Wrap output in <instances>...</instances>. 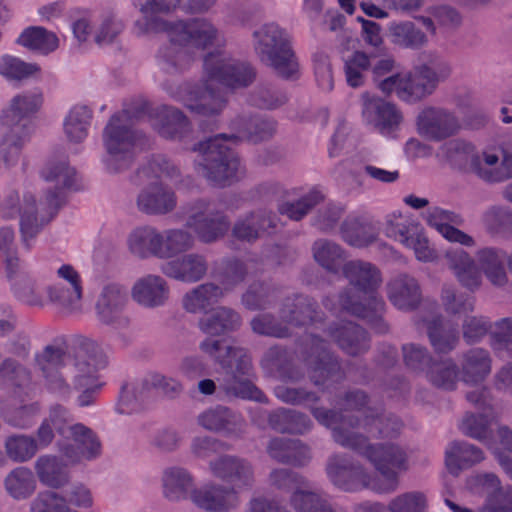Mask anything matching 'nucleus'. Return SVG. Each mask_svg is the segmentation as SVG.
Segmentation results:
<instances>
[{"mask_svg": "<svg viewBox=\"0 0 512 512\" xmlns=\"http://www.w3.org/2000/svg\"><path fill=\"white\" fill-rule=\"evenodd\" d=\"M40 175L49 185L43 189V201L38 200L33 185L24 184L8 190L0 206L3 218L19 217L21 242L27 249L63 205L64 190L74 184L76 172L65 159H52L45 163Z\"/></svg>", "mask_w": 512, "mask_h": 512, "instance_id": "obj_1", "label": "nucleus"}, {"mask_svg": "<svg viewBox=\"0 0 512 512\" xmlns=\"http://www.w3.org/2000/svg\"><path fill=\"white\" fill-rule=\"evenodd\" d=\"M255 76V71L249 64L218 50L204 57L199 85L184 84L177 88L165 89L190 112L206 118H215L224 111L228 100L225 94L213 85L221 84L231 89L244 88L254 81Z\"/></svg>", "mask_w": 512, "mask_h": 512, "instance_id": "obj_2", "label": "nucleus"}, {"mask_svg": "<svg viewBox=\"0 0 512 512\" xmlns=\"http://www.w3.org/2000/svg\"><path fill=\"white\" fill-rule=\"evenodd\" d=\"M233 134H217L199 141L192 147L200 159L195 162L196 172L215 187H226L237 182L244 174L238 155L231 145L238 140L259 142L270 138L276 129L271 119L239 116L231 123Z\"/></svg>", "mask_w": 512, "mask_h": 512, "instance_id": "obj_3", "label": "nucleus"}, {"mask_svg": "<svg viewBox=\"0 0 512 512\" xmlns=\"http://www.w3.org/2000/svg\"><path fill=\"white\" fill-rule=\"evenodd\" d=\"M208 471L216 479L233 486L206 482L191 495V503L205 512H231L241 503L239 492L251 489L255 484L253 464L246 458L223 454L208 462Z\"/></svg>", "mask_w": 512, "mask_h": 512, "instance_id": "obj_4", "label": "nucleus"}, {"mask_svg": "<svg viewBox=\"0 0 512 512\" xmlns=\"http://www.w3.org/2000/svg\"><path fill=\"white\" fill-rule=\"evenodd\" d=\"M342 272L350 287L339 294L337 303L326 298L324 306L335 314L346 312L367 319L377 326L378 332H384L382 314L385 303L373 295L383 281L380 269L371 262L357 259L346 262Z\"/></svg>", "mask_w": 512, "mask_h": 512, "instance_id": "obj_5", "label": "nucleus"}, {"mask_svg": "<svg viewBox=\"0 0 512 512\" xmlns=\"http://www.w3.org/2000/svg\"><path fill=\"white\" fill-rule=\"evenodd\" d=\"M312 414L321 425L332 430L336 443L357 451L374 467L390 494L399 488L400 475L410 469L409 452L404 446L392 441L369 443L363 434H346L344 422L335 426L336 420L334 416L328 419V412L312 409Z\"/></svg>", "mask_w": 512, "mask_h": 512, "instance_id": "obj_6", "label": "nucleus"}, {"mask_svg": "<svg viewBox=\"0 0 512 512\" xmlns=\"http://www.w3.org/2000/svg\"><path fill=\"white\" fill-rule=\"evenodd\" d=\"M199 348L226 370L223 389L227 395L257 402L265 401L262 391L248 379L252 364L245 349L212 338L200 342Z\"/></svg>", "mask_w": 512, "mask_h": 512, "instance_id": "obj_7", "label": "nucleus"}, {"mask_svg": "<svg viewBox=\"0 0 512 512\" xmlns=\"http://www.w3.org/2000/svg\"><path fill=\"white\" fill-rule=\"evenodd\" d=\"M167 36L170 43L159 49L157 65L162 72L174 75L190 62V58L178 47L205 49L218 40L219 32L208 20L193 19L189 22L175 21Z\"/></svg>", "mask_w": 512, "mask_h": 512, "instance_id": "obj_8", "label": "nucleus"}, {"mask_svg": "<svg viewBox=\"0 0 512 512\" xmlns=\"http://www.w3.org/2000/svg\"><path fill=\"white\" fill-rule=\"evenodd\" d=\"M366 400V395L357 391L346 396L345 409L341 415L331 410L319 409L329 413L328 419L334 416L335 426H341L344 422L346 434H361L363 431L373 438H393L398 435L402 428L401 421L393 416L384 417L368 413L370 408H365Z\"/></svg>", "mask_w": 512, "mask_h": 512, "instance_id": "obj_9", "label": "nucleus"}, {"mask_svg": "<svg viewBox=\"0 0 512 512\" xmlns=\"http://www.w3.org/2000/svg\"><path fill=\"white\" fill-rule=\"evenodd\" d=\"M145 171L146 169L143 172ZM147 171L154 173L158 180L141 189L136 199L138 210L153 216L171 213L177 206V197L174 190L164 184L163 180L177 179L178 168L166 158L159 156L148 164Z\"/></svg>", "mask_w": 512, "mask_h": 512, "instance_id": "obj_10", "label": "nucleus"}, {"mask_svg": "<svg viewBox=\"0 0 512 512\" xmlns=\"http://www.w3.org/2000/svg\"><path fill=\"white\" fill-rule=\"evenodd\" d=\"M142 135L133 130L128 111L113 115L103 131V143L107 152L104 164L110 172L127 168L133 158Z\"/></svg>", "mask_w": 512, "mask_h": 512, "instance_id": "obj_11", "label": "nucleus"}, {"mask_svg": "<svg viewBox=\"0 0 512 512\" xmlns=\"http://www.w3.org/2000/svg\"><path fill=\"white\" fill-rule=\"evenodd\" d=\"M256 54L282 78H292L298 63L288 43L287 34L275 23H268L253 33Z\"/></svg>", "mask_w": 512, "mask_h": 512, "instance_id": "obj_12", "label": "nucleus"}, {"mask_svg": "<svg viewBox=\"0 0 512 512\" xmlns=\"http://www.w3.org/2000/svg\"><path fill=\"white\" fill-rule=\"evenodd\" d=\"M314 304L312 299L302 295L287 298L281 308V319L287 325L282 326L280 323H275L272 316L262 314L252 319V330L260 335L282 338L292 334L293 327L305 326L309 323L321 324Z\"/></svg>", "mask_w": 512, "mask_h": 512, "instance_id": "obj_13", "label": "nucleus"}, {"mask_svg": "<svg viewBox=\"0 0 512 512\" xmlns=\"http://www.w3.org/2000/svg\"><path fill=\"white\" fill-rule=\"evenodd\" d=\"M450 146L469 162L470 170L482 180L495 183L512 178V155L503 147H488L475 153L474 147L464 141H453Z\"/></svg>", "mask_w": 512, "mask_h": 512, "instance_id": "obj_14", "label": "nucleus"}, {"mask_svg": "<svg viewBox=\"0 0 512 512\" xmlns=\"http://www.w3.org/2000/svg\"><path fill=\"white\" fill-rule=\"evenodd\" d=\"M185 214V227L204 244L219 241L231 227L229 217L208 200L199 199L187 205Z\"/></svg>", "mask_w": 512, "mask_h": 512, "instance_id": "obj_15", "label": "nucleus"}, {"mask_svg": "<svg viewBox=\"0 0 512 512\" xmlns=\"http://www.w3.org/2000/svg\"><path fill=\"white\" fill-rule=\"evenodd\" d=\"M51 273L57 282L44 290L49 304L65 314L79 312L83 299V280L79 271L69 263H60L51 267Z\"/></svg>", "mask_w": 512, "mask_h": 512, "instance_id": "obj_16", "label": "nucleus"}, {"mask_svg": "<svg viewBox=\"0 0 512 512\" xmlns=\"http://www.w3.org/2000/svg\"><path fill=\"white\" fill-rule=\"evenodd\" d=\"M326 471L330 481L343 491L368 489L378 494H390L379 476L359 463H352L345 456H332Z\"/></svg>", "mask_w": 512, "mask_h": 512, "instance_id": "obj_17", "label": "nucleus"}, {"mask_svg": "<svg viewBox=\"0 0 512 512\" xmlns=\"http://www.w3.org/2000/svg\"><path fill=\"white\" fill-rule=\"evenodd\" d=\"M161 392L165 397L173 399L183 391V385L177 379L167 377L157 372L146 374L131 390L121 393L118 411L130 414L139 411L143 404L153 397L154 391Z\"/></svg>", "mask_w": 512, "mask_h": 512, "instance_id": "obj_18", "label": "nucleus"}, {"mask_svg": "<svg viewBox=\"0 0 512 512\" xmlns=\"http://www.w3.org/2000/svg\"><path fill=\"white\" fill-rule=\"evenodd\" d=\"M63 438L71 442H58V450L71 465L92 461L101 455L102 445L97 434L82 423H74L70 413Z\"/></svg>", "mask_w": 512, "mask_h": 512, "instance_id": "obj_19", "label": "nucleus"}, {"mask_svg": "<svg viewBox=\"0 0 512 512\" xmlns=\"http://www.w3.org/2000/svg\"><path fill=\"white\" fill-rule=\"evenodd\" d=\"M128 298L125 288L117 283L105 284L96 299V317L104 325L114 330L126 329L129 318L124 314Z\"/></svg>", "mask_w": 512, "mask_h": 512, "instance_id": "obj_20", "label": "nucleus"}, {"mask_svg": "<svg viewBox=\"0 0 512 512\" xmlns=\"http://www.w3.org/2000/svg\"><path fill=\"white\" fill-rule=\"evenodd\" d=\"M499 484L497 476L490 473L477 475L471 479L470 487L472 489L481 487L482 492L487 494L482 512H512V487H500ZM445 504L453 512H473L447 498Z\"/></svg>", "mask_w": 512, "mask_h": 512, "instance_id": "obj_21", "label": "nucleus"}, {"mask_svg": "<svg viewBox=\"0 0 512 512\" xmlns=\"http://www.w3.org/2000/svg\"><path fill=\"white\" fill-rule=\"evenodd\" d=\"M362 117L382 135H392L400 126L403 116L397 106L369 92L361 94Z\"/></svg>", "mask_w": 512, "mask_h": 512, "instance_id": "obj_22", "label": "nucleus"}, {"mask_svg": "<svg viewBox=\"0 0 512 512\" xmlns=\"http://www.w3.org/2000/svg\"><path fill=\"white\" fill-rule=\"evenodd\" d=\"M42 104L40 93L24 92L14 96L0 114V125L4 130L31 134L29 117Z\"/></svg>", "mask_w": 512, "mask_h": 512, "instance_id": "obj_23", "label": "nucleus"}, {"mask_svg": "<svg viewBox=\"0 0 512 512\" xmlns=\"http://www.w3.org/2000/svg\"><path fill=\"white\" fill-rule=\"evenodd\" d=\"M381 88L383 94L394 93L407 103H417L433 93L432 85L427 83L418 66L409 72L392 74Z\"/></svg>", "mask_w": 512, "mask_h": 512, "instance_id": "obj_24", "label": "nucleus"}, {"mask_svg": "<svg viewBox=\"0 0 512 512\" xmlns=\"http://www.w3.org/2000/svg\"><path fill=\"white\" fill-rule=\"evenodd\" d=\"M67 360L68 357L61 348L51 345L36 355L37 366L42 372L46 387L60 396H68L71 392L63 368L68 366Z\"/></svg>", "mask_w": 512, "mask_h": 512, "instance_id": "obj_25", "label": "nucleus"}, {"mask_svg": "<svg viewBox=\"0 0 512 512\" xmlns=\"http://www.w3.org/2000/svg\"><path fill=\"white\" fill-rule=\"evenodd\" d=\"M426 224L435 229L446 241L464 247H474L475 239L458 227L464 224L461 214L441 207H431L424 215Z\"/></svg>", "mask_w": 512, "mask_h": 512, "instance_id": "obj_26", "label": "nucleus"}, {"mask_svg": "<svg viewBox=\"0 0 512 512\" xmlns=\"http://www.w3.org/2000/svg\"><path fill=\"white\" fill-rule=\"evenodd\" d=\"M460 124L450 111L438 107H426L417 116V130L424 138L441 141L458 132Z\"/></svg>", "mask_w": 512, "mask_h": 512, "instance_id": "obj_27", "label": "nucleus"}, {"mask_svg": "<svg viewBox=\"0 0 512 512\" xmlns=\"http://www.w3.org/2000/svg\"><path fill=\"white\" fill-rule=\"evenodd\" d=\"M304 345L307 353L305 361L310 370V377L316 385L339 377V364L327 351L325 341L311 334Z\"/></svg>", "mask_w": 512, "mask_h": 512, "instance_id": "obj_28", "label": "nucleus"}, {"mask_svg": "<svg viewBox=\"0 0 512 512\" xmlns=\"http://www.w3.org/2000/svg\"><path fill=\"white\" fill-rule=\"evenodd\" d=\"M160 269L168 278L192 284L201 281L207 275L209 265L205 255L190 252L166 261Z\"/></svg>", "mask_w": 512, "mask_h": 512, "instance_id": "obj_29", "label": "nucleus"}, {"mask_svg": "<svg viewBox=\"0 0 512 512\" xmlns=\"http://www.w3.org/2000/svg\"><path fill=\"white\" fill-rule=\"evenodd\" d=\"M181 3L182 0H147L140 7L143 18L135 22V33L138 36L160 32L167 34L175 22L164 20L158 14H169L181 7Z\"/></svg>", "mask_w": 512, "mask_h": 512, "instance_id": "obj_30", "label": "nucleus"}, {"mask_svg": "<svg viewBox=\"0 0 512 512\" xmlns=\"http://www.w3.org/2000/svg\"><path fill=\"white\" fill-rule=\"evenodd\" d=\"M131 297L139 306L155 309L164 306L170 298V286L159 274H145L134 282Z\"/></svg>", "mask_w": 512, "mask_h": 512, "instance_id": "obj_31", "label": "nucleus"}, {"mask_svg": "<svg viewBox=\"0 0 512 512\" xmlns=\"http://www.w3.org/2000/svg\"><path fill=\"white\" fill-rule=\"evenodd\" d=\"M160 481L162 496L171 503H180L186 500L191 502V495L198 488L194 474L179 465L165 468Z\"/></svg>", "mask_w": 512, "mask_h": 512, "instance_id": "obj_32", "label": "nucleus"}, {"mask_svg": "<svg viewBox=\"0 0 512 512\" xmlns=\"http://www.w3.org/2000/svg\"><path fill=\"white\" fill-rule=\"evenodd\" d=\"M278 223L275 214L265 208H259L240 216L232 227L234 238L254 242L264 234L274 231Z\"/></svg>", "mask_w": 512, "mask_h": 512, "instance_id": "obj_33", "label": "nucleus"}, {"mask_svg": "<svg viewBox=\"0 0 512 512\" xmlns=\"http://www.w3.org/2000/svg\"><path fill=\"white\" fill-rule=\"evenodd\" d=\"M461 381L468 386H478L485 382L492 371V357L484 348H471L460 358Z\"/></svg>", "mask_w": 512, "mask_h": 512, "instance_id": "obj_34", "label": "nucleus"}, {"mask_svg": "<svg viewBox=\"0 0 512 512\" xmlns=\"http://www.w3.org/2000/svg\"><path fill=\"white\" fill-rule=\"evenodd\" d=\"M387 297L399 310L415 309L421 302L422 292L418 281L411 275L401 273L387 283Z\"/></svg>", "mask_w": 512, "mask_h": 512, "instance_id": "obj_35", "label": "nucleus"}, {"mask_svg": "<svg viewBox=\"0 0 512 512\" xmlns=\"http://www.w3.org/2000/svg\"><path fill=\"white\" fill-rule=\"evenodd\" d=\"M445 260L458 282L470 291L478 290L482 284L480 267L465 250L452 248L446 251Z\"/></svg>", "mask_w": 512, "mask_h": 512, "instance_id": "obj_36", "label": "nucleus"}, {"mask_svg": "<svg viewBox=\"0 0 512 512\" xmlns=\"http://www.w3.org/2000/svg\"><path fill=\"white\" fill-rule=\"evenodd\" d=\"M476 260L483 274L491 285L503 287L508 284V274L505 263L512 273V253L507 258L505 252L491 247H486L476 252Z\"/></svg>", "mask_w": 512, "mask_h": 512, "instance_id": "obj_37", "label": "nucleus"}, {"mask_svg": "<svg viewBox=\"0 0 512 512\" xmlns=\"http://www.w3.org/2000/svg\"><path fill=\"white\" fill-rule=\"evenodd\" d=\"M100 354L94 347H80L68 366H64V373L70 377L73 383L95 382L97 379V371L103 367Z\"/></svg>", "mask_w": 512, "mask_h": 512, "instance_id": "obj_38", "label": "nucleus"}, {"mask_svg": "<svg viewBox=\"0 0 512 512\" xmlns=\"http://www.w3.org/2000/svg\"><path fill=\"white\" fill-rule=\"evenodd\" d=\"M68 463L60 453V456L54 454H43L34 462V470L39 481L46 487L59 489L67 485L70 481Z\"/></svg>", "mask_w": 512, "mask_h": 512, "instance_id": "obj_39", "label": "nucleus"}, {"mask_svg": "<svg viewBox=\"0 0 512 512\" xmlns=\"http://www.w3.org/2000/svg\"><path fill=\"white\" fill-rule=\"evenodd\" d=\"M158 134L166 139L184 140L192 132V125L188 117L175 107H162L153 123Z\"/></svg>", "mask_w": 512, "mask_h": 512, "instance_id": "obj_40", "label": "nucleus"}, {"mask_svg": "<svg viewBox=\"0 0 512 512\" xmlns=\"http://www.w3.org/2000/svg\"><path fill=\"white\" fill-rule=\"evenodd\" d=\"M197 422L206 430L226 434H239L244 427L242 417L223 406L203 411L198 415Z\"/></svg>", "mask_w": 512, "mask_h": 512, "instance_id": "obj_41", "label": "nucleus"}, {"mask_svg": "<svg viewBox=\"0 0 512 512\" xmlns=\"http://www.w3.org/2000/svg\"><path fill=\"white\" fill-rule=\"evenodd\" d=\"M483 451L467 442H452L445 451V465L450 474L457 476L467 469L484 460Z\"/></svg>", "mask_w": 512, "mask_h": 512, "instance_id": "obj_42", "label": "nucleus"}, {"mask_svg": "<svg viewBox=\"0 0 512 512\" xmlns=\"http://www.w3.org/2000/svg\"><path fill=\"white\" fill-rule=\"evenodd\" d=\"M67 424H69V411L60 405L53 406L36 431L34 442L38 451L53 443L55 432L64 437Z\"/></svg>", "mask_w": 512, "mask_h": 512, "instance_id": "obj_43", "label": "nucleus"}, {"mask_svg": "<svg viewBox=\"0 0 512 512\" xmlns=\"http://www.w3.org/2000/svg\"><path fill=\"white\" fill-rule=\"evenodd\" d=\"M160 231L149 225L134 228L127 237L129 252L139 259L159 257Z\"/></svg>", "mask_w": 512, "mask_h": 512, "instance_id": "obj_44", "label": "nucleus"}, {"mask_svg": "<svg viewBox=\"0 0 512 512\" xmlns=\"http://www.w3.org/2000/svg\"><path fill=\"white\" fill-rule=\"evenodd\" d=\"M223 298L222 292L216 283L205 282L184 294L182 307L188 313H205L208 308Z\"/></svg>", "mask_w": 512, "mask_h": 512, "instance_id": "obj_45", "label": "nucleus"}, {"mask_svg": "<svg viewBox=\"0 0 512 512\" xmlns=\"http://www.w3.org/2000/svg\"><path fill=\"white\" fill-rule=\"evenodd\" d=\"M327 335L347 354L357 355L368 349L367 333L352 322L329 328Z\"/></svg>", "mask_w": 512, "mask_h": 512, "instance_id": "obj_46", "label": "nucleus"}, {"mask_svg": "<svg viewBox=\"0 0 512 512\" xmlns=\"http://www.w3.org/2000/svg\"><path fill=\"white\" fill-rule=\"evenodd\" d=\"M241 325L240 315L226 306H219L200 319V330L211 336H220L237 330Z\"/></svg>", "mask_w": 512, "mask_h": 512, "instance_id": "obj_47", "label": "nucleus"}, {"mask_svg": "<svg viewBox=\"0 0 512 512\" xmlns=\"http://www.w3.org/2000/svg\"><path fill=\"white\" fill-rule=\"evenodd\" d=\"M159 259H174L194 246V236L182 228L160 231Z\"/></svg>", "mask_w": 512, "mask_h": 512, "instance_id": "obj_48", "label": "nucleus"}, {"mask_svg": "<svg viewBox=\"0 0 512 512\" xmlns=\"http://www.w3.org/2000/svg\"><path fill=\"white\" fill-rule=\"evenodd\" d=\"M388 37L392 44L408 49H419L428 42L426 34L412 21L390 23Z\"/></svg>", "mask_w": 512, "mask_h": 512, "instance_id": "obj_49", "label": "nucleus"}, {"mask_svg": "<svg viewBox=\"0 0 512 512\" xmlns=\"http://www.w3.org/2000/svg\"><path fill=\"white\" fill-rule=\"evenodd\" d=\"M17 44L41 54L47 55L59 46L57 35L42 26L25 28L16 40Z\"/></svg>", "mask_w": 512, "mask_h": 512, "instance_id": "obj_50", "label": "nucleus"}, {"mask_svg": "<svg viewBox=\"0 0 512 512\" xmlns=\"http://www.w3.org/2000/svg\"><path fill=\"white\" fill-rule=\"evenodd\" d=\"M290 504L296 512H336L324 495L312 489L308 480L305 486L292 492Z\"/></svg>", "mask_w": 512, "mask_h": 512, "instance_id": "obj_51", "label": "nucleus"}, {"mask_svg": "<svg viewBox=\"0 0 512 512\" xmlns=\"http://www.w3.org/2000/svg\"><path fill=\"white\" fill-rule=\"evenodd\" d=\"M422 228L421 224L412 215L401 212H393L387 215L384 224L385 235L403 246Z\"/></svg>", "mask_w": 512, "mask_h": 512, "instance_id": "obj_52", "label": "nucleus"}, {"mask_svg": "<svg viewBox=\"0 0 512 512\" xmlns=\"http://www.w3.org/2000/svg\"><path fill=\"white\" fill-rule=\"evenodd\" d=\"M426 378L434 387L453 391L461 381L459 367L451 358L433 362L426 370Z\"/></svg>", "mask_w": 512, "mask_h": 512, "instance_id": "obj_53", "label": "nucleus"}, {"mask_svg": "<svg viewBox=\"0 0 512 512\" xmlns=\"http://www.w3.org/2000/svg\"><path fill=\"white\" fill-rule=\"evenodd\" d=\"M427 334L431 346L436 353L448 354L459 343V333L456 327L447 328L441 317L426 321Z\"/></svg>", "mask_w": 512, "mask_h": 512, "instance_id": "obj_54", "label": "nucleus"}, {"mask_svg": "<svg viewBox=\"0 0 512 512\" xmlns=\"http://www.w3.org/2000/svg\"><path fill=\"white\" fill-rule=\"evenodd\" d=\"M7 493L15 500L29 498L36 490L37 482L33 472L24 466L12 469L4 479Z\"/></svg>", "mask_w": 512, "mask_h": 512, "instance_id": "obj_55", "label": "nucleus"}, {"mask_svg": "<svg viewBox=\"0 0 512 512\" xmlns=\"http://www.w3.org/2000/svg\"><path fill=\"white\" fill-rule=\"evenodd\" d=\"M270 426L281 433L302 434L312 427L311 420L295 410L278 409L269 414Z\"/></svg>", "mask_w": 512, "mask_h": 512, "instance_id": "obj_56", "label": "nucleus"}, {"mask_svg": "<svg viewBox=\"0 0 512 512\" xmlns=\"http://www.w3.org/2000/svg\"><path fill=\"white\" fill-rule=\"evenodd\" d=\"M92 111L83 105L74 106L63 122L65 136L70 142H82L88 135Z\"/></svg>", "mask_w": 512, "mask_h": 512, "instance_id": "obj_57", "label": "nucleus"}, {"mask_svg": "<svg viewBox=\"0 0 512 512\" xmlns=\"http://www.w3.org/2000/svg\"><path fill=\"white\" fill-rule=\"evenodd\" d=\"M314 260L325 270L337 273L345 264L344 250L334 242L319 239L312 246Z\"/></svg>", "mask_w": 512, "mask_h": 512, "instance_id": "obj_58", "label": "nucleus"}, {"mask_svg": "<svg viewBox=\"0 0 512 512\" xmlns=\"http://www.w3.org/2000/svg\"><path fill=\"white\" fill-rule=\"evenodd\" d=\"M323 200L324 194L317 188H312L297 200L280 203L278 211L293 221H300Z\"/></svg>", "mask_w": 512, "mask_h": 512, "instance_id": "obj_59", "label": "nucleus"}, {"mask_svg": "<svg viewBox=\"0 0 512 512\" xmlns=\"http://www.w3.org/2000/svg\"><path fill=\"white\" fill-rule=\"evenodd\" d=\"M4 449L6 456L14 463H26L38 452L34 436L20 433L6 437Z\"/></svg>", "mask_w": 512, "mask_h": 512, "instance_id": "obj_60", "label": "nucleus"}, {"mask_svg": "<svg viewBox=\"0 0 512 512\" xmlns=\"http://www.w3.org/2000/svg\"><path fill=\"white\" fill-rule=\"evenodd\" d=\"M29 133L4 131L0 148V172L14 167L20 159L21 149L29 140Z\"/></svg>", "mask_w": 512, "mask_h": 512, "instance_id": "obj_61", "label": "nucleus"}, {"mask_svg": "<svg viewBox=\"0 0 512 512\" xmlns=\"http://www.w3.org/2000/svg\"><path fill=\"white\" fill-rule=\"evenodd\" d=\"M124 24L111 11L97 13L94 43L100 47L112 44L123 32Z\"/></svg>", "mask_w": 512, "mask_h": 512, "instance_id": "obj_62", "label": "nucleus"}, {"mask_svg": "<svg viewBox=\"0 0 512 512\" xmlns=\"http://www.w3.org/2000/svg\"><path fill=\"white\" fill-rule=\"evenodd\" d=\"M247 275L248 264L238 259L224 261L223 271L219 274H214L215 278L219 281L217 285L223 297L244 282Z\"/></svg>", "mask_w": 512, "mask_h": 512, "instance_id": "obj_63", "label": "nucleus"}, {"mask_svg": "<svg viewBox=\"0 0 512 512\" xmlns=\"http://www.w3.org/2000/svg\"><path fill=\"white\" fill-rule=\"evenodd\" d=\"M494 419L496 417H487L485 413H466L459 424V429L464 435L483 442L489 448L490 424Z\"/></svg>", "mask_w": 512, "mask_h": 512, "instance_id": "obj_64", "label": "nucleus"}]
</instances>
